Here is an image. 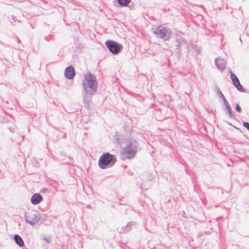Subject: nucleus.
Masks as SVG:
<instances>
[{
	"label": "nucleus",
	"mask_w": 249,
	"mask_h": 249,
	"mask_svg": "<svg viewBox=\"0 0 249 249\" xmlns=\"http://www.w3.org/2000/svg\"><path fill=\"white\" fill-rule=\"evenodd\" d=\"M83 87L87 92H94L97 87L96 79L94 76L90 73L85 75L83 80Z\"/></svg>",
	"instance_id": "f257e3e1"
},
{
	"label": "nucleus",
	"mask_w": 249,
	"mask_h": 249,
	"mask_svg": "<svg viewBox=\"0 0 249 249\" xmlns=\"http://www.w3.org/2000/svg\"><path fill=\"white\" fill-rule=\"evenodd\" d=\"M116 161V159L114 155L106 153L100 157L98 165L101 168L104 169L113 166Z\"/></svg>",
	"instance_id": "f03ea898"
},
{
	"label": "nucleus",
	"mask_w": 249,
	"mask_h": 249,
	"mask_svg": "<svg viewBox=\"0 0 249 249\" xmlns=\"http://www.w3.org/2000/svg\"><path fill=\"white\" fill-rule=\"evenodd\" d=\"M137 151V145L133 143H129L124 147L121 152V157L123 160L133 158Z\"/></svg>",
	"instance_id": "7ed1b4c3"
},
{
	"label": "nucleus",
	"mask_w": 249,
	"mask_h": 249,
	"mask_svg": "<svg viewBox=\"0 0 249 249\" xmlns=\"http://www.w3.org/2000/svg\"><path fill=\"white\" fill-rule=\"evenodd\" d=\"M105 44L108 49L114 54L118 53L123 48L121 44L113 41H107Z\"/></svg>",
	"instance_id": "20e7f679"
},
{
	"label": "nucleus",
	"mask_w": 249,
	"mask_h": 249,
	"mask_svg": "<svg viewBox=\"0 0 249 249\" xmlns=\"http://www.w3.org/2000/svg\"><path fill=\"white\" fill-rule=\"evenodd\" d=\"M154 33L156 35H159L161 38H164L165 40H168L170 38L167 30L162 26H159L156 28Z\"/></svg>",
	"instance_id": "39448f33"
},
{
	"label": "nucleus",
	"mask_w": 249,
	"mask_h": 249,
	"mask_svg": "<svg viewBox=\"0 0 249 249\" xmlns=\"http://www.w3.org/2000/svg\"><path fill=\"white\" fill-rule=\"evenodd\" d=\"M231 77L233 85L237 89L241 91H243L244 89L242 85L240 84L239 79L236 77V76L231 72Z\"/></svg>",
	"instance_id": "423d86ee"
},
{
	"label": "nucleus",
	"mask_w": 249,
	"mask_h": 249,
	"mask_svg": "<svg viewBox=\"0 0 249 249\" xmlns=\"http://www.w3.org/2000/svg\"><path fill=\"white\" fill-rule=\"evenodd\" d=\"M65 75L68 79H72L75 75L74 68L71 66L67 68L65 71Z\"/></svg>",
	"instance_id": "0eeeda50"
},
{
	"label": "nucleus",
	"mask_w": 249,
	"mask_h": 249,
	"mask_svg": "<svg viewBox=\"0 0 249 249\" xmlns=\"http://www.w3.org/2000/svg\"><path fill=\"white\" fill-rule=\"evenodd\" d=\"M42 200V197L39 193L34 194L31 199V202L34 205L39 203Z\"/></svg>",
	"instance_id": "6e6552de"
},
{
	"label": "nucleus",
	"mask_w": 249,
	"mask_h": 249,
	"mask_svg": "<svg viewBox=\"0 0 249 249\" xmlns=\"http://www.w3.org/2000/svg\"><path fill=\"white\" fill-rule=\"evenodd\" d=\"M215 64L219 69L223 70L225 68V63L223 60L217 59L215 60Z\"/></svg>",
	"instance_id": "1a4fd4ad"
},
{
	"label": "nucleus",
	"mask_w": 249,
	"mask_h": 249,
	"mask_svg": "<svg viewBox=\"0 0 249 249\" xmlns=\"http://www.w3.org/2000/svg\"><path fill=\"white\" fill-rule=\"evenodd\" d=\"M14 239L16 243L20 247H23L24 246V242L21 237L18 235H15L14 236Z\"/></svg>",
	"instance_id": "9d476101"
},
{
	"label": "nucleus",
	"mask_w": 249,
	"mask_h": 249,
	"mask_svg": "<svg viewBox=\"0 0 249 249\" xmlns=\"http://www.w3.org/2000/svg\"><path fill=\"white\" fill-rule=\"evenodd\" d=\"M118 3L122 6H126L130 1V0H118Z\"/></svg>",
	"instance_id": "9b49d317"
},
{
	"label": "nucleus",
	"mask_w": 249,
	"mask_h": 249,
	"mask_svg": "<svg viewBox=\"0 0 249 249\" xmlns=\"http://www.w3.org/2000/svg\"><path fill=\"white\" fill-rule=\"evenodd\" d=\"M236 110L238 112H241V108L238 104L236 105Z\"/></svg>",
	"instance_id": "f8f14e48"
},
{
	"label": "nucleus",
	"mask_w": 249,
	"mask_h": 249,
	"mask_svg": "<svg viewBox=\"0 0 249 249\" xmlns=\"http://www.w3.org/2000/svg\"><path fill=\"white\" fill-rule=\"evenodd\" d=\"M243 126L249 130V123L245 122L243 123Z\"/></svg>",
	"instance_id": "ddd939ff"
},
{
	"label": "nucleus",
	"mask_w": 249,
	"mask_h": 249,
	"mask_svg": "<svg viewBox=\"0 0 249 249\" xmlns=\"http://www.w3.org/2000/svg\"><path fill=\"white\" fill-rule=\"evenodd\" d=\"M30 222V223H31V224H32V225L34 224V222Z\"/></svg>",
	"instance_id": "4468645a"
},
{
	"label": "nucleus",
	"mask_w": 249,
	"mask_h": 249,
	"mask_svg": "<svg viewBox=\"0 0 249 249\" xmlns=\"http://www.w3.org/2000/svg\"><path fill=\"white\" fill-rule=\"evenodd\" d=\"M134 143L137 144V142H136V141H135V142H134Z\"/></svg>",
	"instance_id": "2eb2a0df"
}]
</instances>
